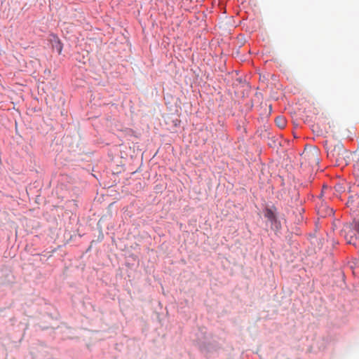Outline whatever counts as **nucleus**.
I'll return each mask as SVG.
<instances>
[{"label":"nucleus","mask_w":359,"mask_h":359,"mask_svg":"<svg viewBox=\"0 0 359 359\" xmlns=\"http://www.w3.org/2000/svg\"><path fill=\"white\" fill-rule=\"evenodd\" d=\"M276 123L280 128H283L286 126V121L283 117L279 116L276 118Z\"/></svg>","instance_id":"nucleus-4"},{"label":"nucleus","mask_w":359,"mask_h":359,"mask_svg":"<svg viewBox=\"0 0 359 359\" xmlns=\"http://www.w3.org/2000/svg\"><path fill=\"white\" fill-rule=\"evenodd\" d=\"M348 151L344 149V145L341 142H338L327 150L328 157L338 164L346 161V157L348 156Z\"/></svg>","instance_id":"nucleus-1"},{"label":"nucleus","mask_w":359,"mask_h":359,"mask_svg":"<svg viewBox=\"0 0 359 359\" xmlns=\"http://www.w3.org/2000/svg\"><path fill=\"white\" fill-rule=\"evenodd\" d=\"M265 216L271 221L275 219V215L271 210L267 209Z\"/></svg>","instance_id":"nucleus-5"},{"label":"nucleus","mask_w":359,"mask_h":359,"mask_svg":"<svg viewBox=\"0 0 359 359\" xmlns=\"http://www.w3.org/2000/svg\"><path fill=\"white\" fill-rule=\"evenodd\" d=\"M53 37L55 39V41L53 46L57 49L58 53L61 54L62 50V45L57 37H56L55 36H54Z\"/></svg>","instance_id":"nucleus-3"},{"label":"nucleus","mask_w":359,"mask_h":359,"mask_svg":"<svg viewBox=\"0 0 359 359\" xmlns=\"http://www.w3.org/2000/svg\"><path fill=\"white\" fill-rule=\"evenodd\" d=\"M318 212H320L322 217L331 216L334 214L332 208H325L324 206L320 207Z\"/></svg>","instance_id":"nucleus-2"}]
</instances>
